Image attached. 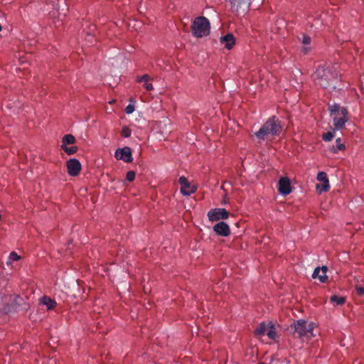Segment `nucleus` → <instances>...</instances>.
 <instances>
[{"label": "nucleus", "instance_id": "1", "mask_svg": "<svg viewBox=\"0 0 364 364\" xmlns=\"http://www.w3.org/2000/svg\"><path fill=\"white\" fill-rule=\"evenodd\" d=\"M282 128L280 121L276 117L269 118L261 127L255 133V136L260 141L267 139L270 136H279Z\"/></svg>", "mask_w": 364, "mask_h": 364}, {"label": "nucleus", "instance_id": "2", "mask_svg": "<svg viewBox=\"0 0 364 364\" xmlns=\"http://www.w3.org/2000/svg\"><path fill=\"white\" fill-rule=\"evenodd\" d=\"M314 328V323L313 322L308 323L306 321L299 319L294 321L290 325L289 328V332L296 338L307 339L314 336L313 330Z\"/></svg>", "mask_w": 364, "mask_h": 364}, {"label": "nucleus", "instance_id": "3", "mask_svg": "<svg viewBox=\"0 0 364 364\" xmlns=\"http://www.w3.org/2000/svg\"><path fill=\"white\" fill-rule=\"evenodd\" d=\"M315 83L323 88L331 86V82L336 78V74L330 67L318 66L312 75Z\"/></svg>", "mask_w": 364, "mask_h": 364}, {"label": "nucleus", "instance_id": "4", "mask_svg": "<svg viewBox=\"0 0 364 364\" xmlns=\"http://www.w3.org/2000/svg\"><path fill=\"white\" fill-rule=\"evenodd\" d=\"M210 22L205 17L200 16L194 19L191 25V31L193 36L202 38L210 33Z\"/></svg>", "mask_w": 364, "mask_h": 364}, {"label": "nucleus", "instance_id": "5", "mask_svg": "<svg viewBox=\"0 0 364 364\" xmlns=\"http://www.w3.org/2000/svg\"><path fill=\"white\" fill-rule=\"evenodd\" d=\"M253 0H228L231 4V9L234 13L239 14L249 10Z\"/></svg>", "mask_w": 364, "mask_h": 364}, {"label": "nucleus", "instance_id": "6", "mask_svg": "<svg viewBox=\"0 0 364 364\" xmlns=\"http://www.w3.org/2000/svg\"><path fill=\"white\" fill-rule=\"evenodd\" d=\"M229 212L225 208H214L210 210L208 216L210 221H218L221 219H227L229 217Z\"/></svg>", "mask_w": 364, "mask_h": 364}, {"label": "nucleus", "instance_id": "7", "mask_svg": "<svg viewBox=\"0 0 364 364\" xmlns=\"http://www.w3.org/2000/svg\"><path fill=\"white\" fill-rule=\"evenodd\" d=\"M115 157L126 163L132 162L133 159L131 148L125 146L124 148L117 149L115 151Z\"/></svg>", "mask_w": 364, "mask_h": 364}, {"label": "nucleus", "instance_id": "8", "mask_svg": "<svg viewBox=\"0 0 364 364\" xmlns=\"http://www.w3.org/2000/svg\"><path fill=\"white\" fill-rule=\"evenodd\" d=\"M68 173L69 175L76 176L80 173L81 164L76 159H70L66 163Z\"/></svg>", "mask_w": 364, "mask_h": 364}, {"label": "nucleus", "instance_id": "9", "mask_svg": "<svg viewBox=\"0 0 364 364\" xmlns=\"http://www.w3.org/2000/svg\"><path fill=\"white\" fill-rule=\"evenodd\" d=\"M278 191L283 196L289 195L291 191V182L289 178L282 177L278 182Z\"/></svg>", "mask_w": 364, "mask_h": 364}, {"label": "nucleus", "instance_id": "10", "mask_svg": "<svg viewBox=\"0 0 364 364\" xmlns=\"http://www.w3.org/2000/svg\"><path fill=\"white\" fill-rule=\"evenodd\" d=\"M178 182L181 185V193L184 196H189L194 193L196 188L191 186L188 179L184 176H181L178 179Z\"/></svg>", "mask_w": 364, "mask_h": 364}, {"label": "nucleus", "instance_id": "11", "mask_svg": "<svg viewBox=\"0 0 364 364\" xmlns=\"http://www.w3.org/2000/svg\"><path fill=\"white\" fill-rule=\"evenodd\" d=\"M213 230L220 236L227 237L230 234V230L227 223L219 222L213 227Z\"/></svg>", "mask_w": 364, "mask_h": 364}, {"label": "nucleus", "instance_id": "12", "mask_svg": "<svg viewBox=\"0 0 364 364\" xmlns=\"http://www.w3.org/2000/svg\"><path fill=\"white\" fill-rule=\"evenodd\" d=\"M327 269L328 268L326 266L316 267L313 272L312 277L314 279L318 278L322 283L326 282L328 280V277L326 275Z\"/></svg>", "mask_w": 364, "mask_h": 364}, {"label": "nucleus", "instance_id": "13", "mask_svg": "<svg viewBox=\"0 0 364 364\" xmlns=\"http://www.w3.org/2000/svg\"><path fill=\"white\" fill-rule=\"evenodd\" d=\"M220 42L225 48L231 50L235 44V38L232 33H228L220 37Z\"/></svg>", "mask_w": 364, "mask_h": 364}, {"label": "nucleus", "instance_id": "14", "mask_svg": "<svg viewBox=\"0 0 364 364\" xmlns=\"http://www.w3.org/2000/svg\"><path fill=\"white\" fill-rule=\"evenodd\" d=\"M348 120V114L336 115L333 117V125L335 129L337 130L342 129L345 127V124Z\"/></svg>", "mask_w": 364, "mask_h": 364}, {"label": "nucleus", "instance_id": "15", "mask_svg": "<svg viewBox=\"0 0 364 364\" xmlns=\"http://www.w3.org/2000/svg\"><path fill=\"white\" fill-rule=\"evenodd\" d=\"M328 110L331 116L335 117L336 115L348 114V110L345 107H341L338 105H329Z\"/></svg>", "mask_w": 364, "mask_h": 364}, {"label": "nucleus", "instance_id": "16", "mask_svg": "<svg viewBox=\"0 0 364 364\" xmlns=\"http://www.w3.org/2000/svg\"><path fill=\"white\" fill-rule=\"evenodd\" d=\"M40 303L46 306L47 310L53 309L56 305V301L48 296H43L40 299Z\"/></svg>", "mask_w": 364, "mask_h": 364}, {"label": "nucleus", "instance_id": "17", "mask_svg": "<svg viewBox=\"0 0 364 364\" xmlns=\"http://www.w3.org/2000/svg\"><path fill=\"white\" fill-rule=\"evenodd\" d=\"M271 323H261L255 330L254 333L256 336H262L267 334V330Z\"/></svg>", "mask_w": 364, "mask_h": 364}, {"label": "nucleus", "instance_id": "18", "mask_svg": "<svg viewBox=\"0 0 364 364\" xmlns=\"http://www.w3.org/2000/svg\"><path fill=\"white\" fill-rule=\"evenodd\" d=\"M336 146H333L331 150L333 153H337L338 151H343L346 149L345 144L341 143V140L340 138H338L336 140Z\"/></svg>", "mask_w": 364, "mask_h": 364}, {"label": "nucleus", "instance_id": "19", "mask_svg": "<svg viewBox=\"0 0 364 364\" xmlns=\"http://www.w3.org/2000/svg\"><path fill=\"white\" fill-rule=\"evenodd\" d=\"M330 301L331 303H336L337 305H342L346 302V298L337 295H332L330 297Z\"/></svg>", "mask_w": 364, "mask_h": 364}, {"label": "nucleus", "instance_id": "20", "mask_svg": "<svg viewBox=\"0 0 364 364\" xmlns=\"http://www.w3.org/2000/svg\"><path fill=\"white\" fill-rule=\"evenodd\" d=\"M266 335L269 337V338L272 340H275L277 337L275 328L272 323H270Z\"/></svg>", "mask_w": 364, "mask_h": 364}, {"label": "nucleus", "instance_id": "21", "mask_svg": "<svg viewBox=\"0 0 364 364\" xmlns=\"http://www.w3.org/2000/svg\"><path fill=\"white\" fill-rule=\"evenodd\" d=\"M63 144L67 146L68 144H73L75 142V138L72 134H66L63 136Z\"/></svg>", "mask_w": 364, "mask_h": 364}, {"label": "nucleus", "instance_id": "22", "mask_svg": "<svg viewBox=\"0 0 364 364\" xmlns=\"http://www.w3.org/2000/svg\"><path fill=\"white\" fill-rule=\"evenodd\" d=\"M61 148L62 149L64 150V151L68 154V155H72V154H74L75 153L77 152V147L75 146H70V147H68L67 146H65V144H62L61 145Z\"/></svg>", "mask_w": 364, "mask_h": 364}, {"label": "nucleus", "instance_id": "23", "mask_svg": "<svg viewBox=\"0 0 364 364\" xmlns=\"http://www.w3.org/2000/svg\"><path fill=\"white\" fill-rule=\"evenodd\" d=\"M316 189L319 193L328 191L330 189L329 182L326 183H323L322 184H317Z\"/></svg>", "mask_w": 364, "mask_h": 364}, {"label": "nucleus", "instance_id": "24", "mask_svg": "<svg viewBox=\"0 0 364 364\" xmlns=\"http://www.w3.org/2000/svg\"><path fill=\"white\" fill-rule=\"evenodd\" d=\"M316 178L318 181L325 183L329 182L327 174L325 172H319L317 175Z\"/></svg>", "mask_w": 364, "mask_h": 364}, {"label": "nucleus", "instance_id": "25", "mask_svg": "<svg viewBox=\"0 0 364 364\" xmlns=\"http://www.w3.org/2000/svg\"><path fill=\"white\" fill-rule=\"evenodd\" d=\"M356 294L360 296H364V286L361 284H357L355 287Z\"/></svg>", "mask_w": 364, "mask_h": 364}, {"label": "nucleus", "instance_id": "26", "mask_svg": "<svg viewBox=\"0 0 364 364\" xmlns=\"http://www.w3.org/2000/svg\"><path fill=\"white\" fill-rule=\"evenodd\" d=\"M334 136V134L331 132H328L323 134L322 138L325 141H330Z\"/></svg>", "mask_w": 364, "mask_h": 364}, {"label": "nucleus", "instance_id": "27", "mask_svg": "<svg viewBox=\"0 0 364 364\" xmlns=\"http://www.w3.org/2000/svg\"><path fill=\"white\" fill-rule=\"evenodd\" d=\"M9 262L18 261L20 259V256L15 252L10 253L9 257Z\"/></svg>", "mask_w": 364, "mask_h": 364}, {"label": "nucleus", "instance_id": "28", "mask_svg": "<svg viewBox=\"0 0 364 364\" xmlns=\"http://www.w3.org/2000/svg\"><path fill=\"white\" fill-rule=\"evenodd\" d=\"M131 129L128 127H124L122 130V135L124 137H129L131 135Z\"/></svg>", "mask_w": 364, "mask_h": 364}, {"label": "nucleus", "instance_id": "29", "mask_svg": "<svg viewBox=\"0 0 364 364\" xmlns=\"http://www.w3.org/2000/svg\"><path fill=\"white\" fill-rule=\"evenodd\" d=\"M135 176H136V173L134 171H129L127 172V175H126V179L128 181H133L135 178Z\"/></svg>", "mask_w": 364, "mask_h": 364}, {"label": "nucleus", "instance_id": "30", "mask_svg": "<svg viewBox=\"0 0 364 364\" xmlns=\"http://www.w3.org/2000/svg\"><path fill=\"white\" fill-rule=\"evenodd\" d=\"M311 41V38L309 36H306V35H303L302 36L301 43L304 45H309V44H310Z\"/></svg>", "mask_w": 364, "mask_h": 364}, {"label": "nucleus", "instance_id": "31", "mask_svg": "<svg viewBox=\"0 0 364 364\" xmlns=\"http://www.w3.org/2000/svg\"><path fill=\"white\" fill-rule=\"evenodd\" d=\"M134 111V106L132 105H128L125 108V112L127 114H132Z\"/></svg>", "mask_w": 364, "mask_h": 364}, {"label": "nucleus", "instance_id": "32", "mask_svg": "<svg viewBox=\"0 0 364 364\" xmlns=\"http://www.w3.org/2000/svg\"><path fill=\"white\" fill-rule=\"evenodd\" d=\"M144 86L147 91H151L153 90V85L151 83L145 82Z\"/></svg>", "mask_w": 364, "mask_h": 364}, {"label": "nucleus", "instance_id": "33", "mask_svg": "<svg viewBox=\"0 0 364 364\" xmlns=\"http://www.w3.org/2000/svg\"><path fill=\"white\" fill-rule=\"evenodd\" d=\"M141 79H143V82H148L149 80H150V76L147 74L141 76Z\"/></svg>", "mask_w": 364, "mask_h": 364}, {"label": "nucleus", "instance_id": "34", "mask_svg": "<svg viewBox=\"0 0 364 364\" xmlns=\"http://www.w3.org/2000/svg\"><path fill=\"white\" fill-rule=\"evenodd\" d=\"M309 48H306L304 47L302 50L304 53H307V52L309 51Z\"/></svg>", "mask_w": 364, "mask_h": 364}, {"label": "nucleus", "instance_id": "35", "mask_svg": "<svg viewBox=\"0 0 364 364\" xmlns=\"http://www.w3.org/2000/svg\"><path fill=\"white\" fill-rule=\"evenodd\" d=\"M137 82H143V79H141V77H137Z\"/></svg>", "mask_w": 364, "mask_h": 364}, {"label": "nucleus", "instance_id": "36", "mask_svg": "<svg viewBox=\"0 0 364 364\" xmlns=\"http://www.w3.org/2000/svg\"><path fill=\"white\" fill-rule=\"evenodd\" d=\"M332 87H333V89H336V85H332Z\"/></svg>", "mask_w": 364, "mask_h": 364}, {"label": "nucleus", "instance_id": "37", "mask_svg": "<svg viewBox=\"0 0 364 364\" xmlns=\"http://www.w3.org/2000/svg\"><path fill=\"white\" fill-rule=\"evenodd\" d=\"M257 364H264V363H257Z\"/></svg>", "mask_w": 364, "mask_h": 364}]
</instances>
